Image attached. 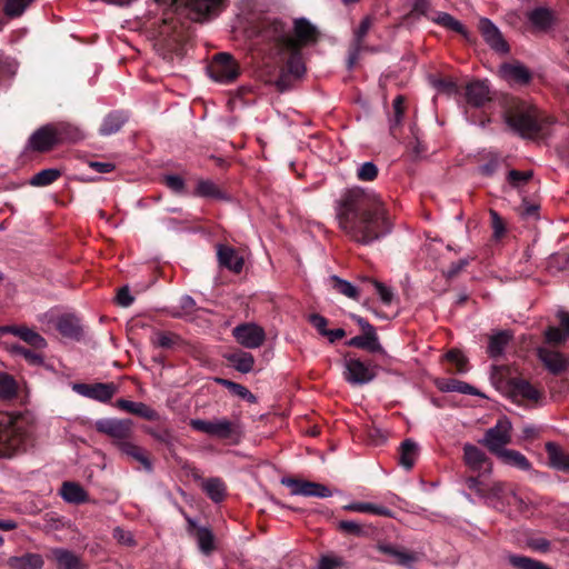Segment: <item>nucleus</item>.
<instances>
[{
  "label": "nucleus",
  "mask_w": 569,
  "mask_h": 569,
  "mask_svg": "<svg viewBox=\"0 0 569 569\" xmlns=\"http://www.w3.org/2000/svg\"><path fill=\"white\" fill-rule=\"evenodd\" d=\"M378 550L382 553L390 556L393 559V562L405 567H412L415 562L418 560V556L413 552H409L403 549H398L390 545H379Z\"/></svg>",
  "instance_id": "7c9ffc66"
},
{
  "label": "nucleus",
  "mask_w": 569,
  "mask_h": 569,
  "mask_svg": "<svg viewBox=\"0 0 569 569\" xmlns=\"http://www.w3.org/2000/svg\"><path fill=\"white\" fill-rule=\"evenodd\" d=\"M501 74L502 77L515 84L519 86H527L532 80V73L531 71L523 66L522 63L515 62V63H503L501 66Z\"/></svg>",
  "instance_id": "b1692460"
},
{
  "label": "nucleus",
  "mask_w": 569,
  "mask_h": 569,
  "mask_svg": "<svg viewBox=\"0 0 569 569\" xmlns=\"http://www.w3.org/2000/svg\"><path fill=\"white\" fill-rule=\"evenodd\" d=\"M224 358L237 371L241 373L250 372L254 366L253 356L243 350L226 353Z\"/></svg>",
  "instance_id": "c85d7f7f"
},
{
  "label": "nucleus",
  "mask_w": 569,
  "mask_h": 569,
  "mask_svg": "<svg viewBox=\"0 0 569 569\" xmlns=\"http://www.w3.org/2000/svg\"><path fill=\"white\" fill-rule=\"evenodd\" d=\"M193 194L202 198L210 199H226L224 192L211 180L200 179Z\"/></svg>",
  "instance_id": "58836bf2"
},
{
  "label": "nucleus",
  "mask_w": 569,
  "mask_h": 569,
  "mask_svg": "<svg viewBox=\"0 0 569 569\" xmlns=\"http://www.w3.org/2000/svg\"><path fill=\"white\" fill-rule=\"evenodd\" d=\"M53 124L60 144L64 142H76L83 138L82 131L73 124L66 122Z\"/></svg>",
  "instance_id": "c9c22d12"
},
{
  "label": "nucleus",
  "mask_w": 569,
  "mask_h": 569,
  "mask_svg": "<svg viewBox=\"0 0 569 569\" xmlns=\"http://www.w3.org/2000/svg\"><path fill=\"white\" fill-rule=\"evenodd\" d=\"M467 103L475 108H482L491 100L487 80H473L465 87Z\"/></svg>",
  "instance_id": "aec40b11"
},
{
  "label": "nucleus",
  "mask_w": 569,
  "mask_h": 569,
  "mask_svg": "<svg viewBox=\"0 0 569 569\" xmlns=\"http://www.w3.org/2000/svg\"><path fill=\"white\" fill-rule=\"evenodd\" d=\"M210 77L222 83L234 81L240 74V67L234 58L227 52L217 53L208 66Z\"/></svg>",
  "instance_id": "1a4fd4ad"
},
{
  "label": "nucleus",
  "mask_w": 569,
  "mask_h": 569,
  "mask_svg": "<svg viewBox=\"0 0 569 569\" xmlns=\"http://www.w3.org/2000/svg\"><path fill=\"white\" fill-rule=\"evenodd\" d=\"M31 437L32 428L24 417L0 412V458H12L26 451Z\"/></svg>",
  "instance_id": "20e7f679"
},
{
  "label": "nucleus",
  "mask_w": 569,
  "mask_h": 569,
  "mask_svg": "<svg viewBox=\"0 0 569 569\" xmlns=\"http://www.w3.org/2000/svg\"><path fill=\"white\" fill-rule=\"evenodd\" d=\"M60 495L63 500L69 503L79 505L88 501V493L86 490L80 485L71 481L62 483Z\"/></svg>",
  "instance_id": "473e14b6"
},
{
  "label": "nucleus",
  "mask_w": 569,
  "mask_h": 569,
  "mask_svg": "<svg viewBox=\"0 0 569 569\" xmlns=\"http://www.w3.org/2000/svg\"><path fill=\"white\" fill-rule=\"evenodd\" d=\"M479 31L486 43L496 52H509V44L503 39L500 30L487 18L479 21Z\"/></svg>",
  "instance_id": "f3484780"
},
{
  "label": "nucleus",
  "mask_w": 569,
  "mask_h": 569,
  "mask_svg": "<svg viewBox=\"0 0 569 569\" xmlns=\"http://www.w3.org/2000/svg\"><path fill=\"white\" fill-rule=\"evenodd\" d=\"M445 359L448 363L455 367V371L458 373H463L467 371V358L457 349L449 350Z\"/></svg>",
  "instance_id": "5fc2aeb1"
},
{
  "label": "nucleus",
  "mask_w": 569,
  "mask_h": 569,
  "mask_svg": "<svg viewBox=\"0 0 569 569\" xmlns=\"http://www.w3.org/2000/svg\"><path fill=\"white\" fill-rule=\"evenodd\" d=\"M507 559L517 569H551L546 563L525 556L509 553Z\"/></svg>",
  "instance_id": "c03bdc74"
},
{
  "label": "nucleus",
  "mask_w": 569,
  "mask_h": 569,
  "mask_svg": "<svg viewBox=\"0 0 569 569\" xmlns=\"http://www.w3.org/2000/svg\"><path fill=\"white\" fill-rule=\"evenodd\" d=\"M346 345L348 347L367 350L372 353L385 352L377 333H362L360 336H356L348 340Z\"/></svg>",
  "instance_id": "cd10ccee"
},
{
  "label": "nucleus",
  "mask_w": 569,
  "mask_h": 569,
  "mask_svg": "<svg viewBox=\"0 0 569 569\" xmlns=\"http://www.w3.org/2000/svg\"><path fill=\"white\" fill-rule=\"evenodd\" d=\"M329 281H330L332 288L337 292H339L350 299H353V300L359 299L358 289L349 281L343 280V279L339 278L338 276H331Z\"/></svg>",
  "instance_id": "09e8293b"
},
{
  "label": "nucleus",
  "mask_w": 569,
  "mask_h": 569,
  "mask_svg": "<svg viewBox=\"0 0 569 569\" xmlns=\"http://www.w3.org/2000/svg\"><path fill=\"white\" fill-rule=\"evenodd\" d=\"M147 432L163 448L172 451L176 438L172 432L162 426L149 427Z\"/></svg>",
  "instance_id": "a19ab883"
},
{
  "label": "nucleus",
  "mask_w": 569,
  "mask_h": 569,
  "mask_svg": "<svg viewBox=\"0 0 569 569\" xmlns=\"http://www.w3.org/2000/svg\"><path fill=\"white\" fill-rule=\"evenodd\" d=\"M503 160L498 154H490L485 163L479 167V172L485 177H492L501 167Z\"/></svg>",
  "instance_id": "6e6d98bb"
},
{
  "label": "nucleus",
  "mask_w": 569,
  "mask_h": 569,
  "mask_svg": "<svg viewBox=\"0 0 569 569\" xmlns=\"http://www.w3.org/2000/svg\"><path fill=\"white\" fill-rule=\"evenodd\" d=\"M34 0H6L3 12L8 18H19Z\"/></svg>",
  "instance_id": "8fccbe9b"
},
{
  "label": "nucleus",
  "mask_w": 569,
  "mask_h": 569,
  "mask_svg": "<svg viewBox=\"0 0 569 569\" xmlns=\"http://www.w3.org/2000/svg\"><path fill=\"white\" fill-rule=\"evenodd\" d=\"M379 173L378 167L373 162H365L357 170V178L361 181H373Z\"/></svg>",
  "instance_id": "4d7b16f0"
},
{
  "label": "nucleus",
  "mask_w": 569,
  "mask_h": 569,
  "mask_svg": "<svg viewBox=\"0 0 569 569\" xmlns=\"http://www.w3.org/2000/svg\"><path fill=\"white\" fill-rule=\"evenodd\" d=\"M465 462H486L485 453L473 445H466L463 448Z\"/></svg>",
  "instance_id": "680f3d73"
},
{
  "label": "nucleus",
  "mask_w": 569,
  "mask_h": 569,
  "mask_svg": "<svg viewBox=\"0 0 569 569\" xmlns=\"http://www.w3.org/2000/svg\"><path fill=\"white\" fill-rule=\"evenodd\" d=\"M546 451L548 453L549 462H569V457L566 456L562 448L555 442H547Z\"/></svg>",
  "instance_id": "bf43d9fd"
},
{
  "label": "nucleus",
  "mask_w": 569,
  "mask_h": 569,
  "mask_svg": "<svg viewBox=\"0 0 569 569\" xmlns=\"http://www.w3.org/2000/svg\"><path fill=\"white\" fill-rule=\"evenodd\" d=\"M532 178V171H519L512 169L507 174V180L513 188H519Z\"/></svg>",
  "instance_id": "13d9d810"
},
{
  "label": "nucleus",
  "mask_w": 569,
  "mask_h": 569,
  "mask_svg": "<svg viewBox=\"0 0 569 569\" xmlns=\"http://www.w3.org/2000/svg\"><path fill=\"white\" fill-rule=\"evenodd\" d=\"M512 426L507 417H501L496 425L486 430L481 443L498 459H507L510 462H528L520 452L506 447L511 443Z\"/></svg>",
  "instance_id": "39448f33"
},
{
  "label": "nucleus",
  "mask_w": 569,
  "mask_h": 569,
  "mask_svg": "<svg viewBox=\"0 0 569 569\" xmlns=\"http://www.w3.org/2000/svg\"><path fill=\"white\" fill-rule=\"evenodd\" d=\"M248 33L252 50L268 59L267 67L277 71L274 77L264 81L273 83L279 92L289 90L293 81L305 74L302 49L318 43L321 36L307 18H297L291 24L271 17L254 21Z\"/></svg>",
  "instance_id": "f257e3e1"
},
{
  "label": "nucleus",
  "mask_w": 569,
  "mask_h": 569,
  "mask_svg": "<svg viewBox=\"0 0 569 569\" xmlns=\"http://www.w3.org/2000/svg\"><path fill=\"white\" fill-rule=\"evenodd\" d=\"M98 432L104 433L119 442L130 438L132 433V421L130 419L102 418L94 422Z\"/></svg>",
  "instance_id": "ddd939ff"
},
{
  "label": "nucleus",
  "mask_w": 569,
  "mask_h": 569,
  "mask_svg": "<svg viewBox=\"0 0 569 569\" xmlns=\"http://www.w3.org/2000/svg\"><path fill=\"white\" fill-rule=\"evenodd\" d=\"M308 321L317 329V331L325 336L327 333L328 319L319 313H311L308 317Z\"/></svg>",
  "instance_id": "338daca9"
},
{
  "label": "nucleus",
  "mask_w": 569,
  "mask_h": 569,
  "mask_svg": "<svg viewBox=\"0 0 569 569\" xmlns=\"http://www.w3.org/2000/svg\"><path fill=\"white\" fill-rule=\"evenodd\" d=\"M512 339V333L508 330H500L489 337L487 352L490 358H498L503 355L506 347Z\"/></svg>",
  "instance_id": "c756f323"
},
{
  "label": "nucleus",
  "mask_w": 569,
  "mask_h": 569,
  "mask_svg": "<svg viewBox=\"0 0 569 569\" xmlns=\"http://www.w3.org/2000/svg\"><path fill=\"white\" fill-rule=\"evenodd\" d=\"M545 342L553 347L565 345L567 338L565 330L555 326H549L543 333Z\"/></svg>",
  "instance_id": "603ef678"
},
{
  "label": "nucleus",
  "mask_w": 569,
  "mask_h": 569,
  "mask_svg": "<svg viewBox=\"0 0 569 569\" xmlns=\"http://www.w3.org/2000/svg\"><path fill=\"white\" fill-rule=\"evenodd\" d=\"M436 385L438 389L443 392L457 391L462 395H478V391L475 387L457 379H439L437 380Z\"/></svg>",
  "instance_id": "f704fd0d"
},
{
  "label": "nucleus",
  "mask_w": 569,
  "mask_h": 569,
  "mask_svg": "<svg viewBox=\"0 0 569 569\" xmlns=\"http://www.w3.org/2000/svg\"><path fill=\"white\" fill-rule=\"evenodd\" d=\"M56 328L59 333L67 339L80 341L83 337V328L78 317L73 315H62L58 318Z\"/></svg>",
  "instance_id": "412c9836"
},
{
  "label": "nucleus",
  "mask_w": 569,
  "mask_h": 569,
  "mask_svg": "<svg viewBox=\"0 0 569 569\" xmlns=\"http://www.w3.org/2000/svg\"><path fill=\"white\" fill-rule=\"evenodd\" d=\"M537 356L543 367L553 376H560L569 369V359L559 351L539 347Z\"/></svg>",
  "instance_id": "dca6fc26"
},
{
  "label": "nucleus",
  "mask_w": 569,
  "mask_h": 569,
  "mask_svg": "<svg viewBox=\"0 0 569 569\" xmlns=\"http://www.w3.org/2000/svg\"><path fill=\"white\" fill-rule=\"evenodd\" d=\"M9 569H41L43 559L38 553H26L21 557H11L7 561Z\"/></svg>",
  "instance_id": "2f4dec72"
},
{
  "label": "nucleus",
  "mask_w": 569,
  "mask_h": 569,
  "mask_svg": "<svg viewBox=\"0 0 569 569\" xmlns=\"http://www.w3.org/2000/svg\"><path fill=\"white\" fill-rule=\"evenodd\" d=\"M432 21L448 30L461 34L466 39H469V32L466 27L447 12H438L437 17L432 18Z\"/></svg>",
  "instance_id": "ea45409f"
},
{
  "label": "nucleus",
  "mask_w": 569,
  "mask_h": 569,
  "mask_svg": "<svg viewBox=\"0 0 569 569\" xmlns=\"http://www.w3.org/2000/svg\"><path fill=\"white\" fill-rule=\"evenodd\" d=\"M506 391L509 398L517 405L532 406L538 403L543 393L528 380L519 377L506 381Z\"/></svg>",
  "instance_id": "6e6552de"
},
{
  "label": "nucleus",
  "mask_w": 569,
  "mask_h": 569,
  "mask_svg": "<svg viewBox=\"0 0 569 569\" xmlns=\"http://www.w3.org/2000/svg\"><path fill=\"white\" fill-rule=\"evenodd\" d=\"M280 482L290 489L292 496L328 498L332 495L328 487L301 478L283 477Z\"/></svg>",
  "instance_id": "9b49d317"
},
{
  "label": "nucleus",
  "mask_w": 569,
  "mask_h": 569,
  "mask_svg": "<svg viewBox=\"0 0 569 569\" xmlns=\"http://www.w3.org/2000/svg\"><path fill=\"white\" fill-rule=\"evenodd\" d=\"M119 451L127 458H133L137 462H149L143 456V450L139 446L129 441V438L117 442Z\"/></svg>",
  "instance_id": "de8ad7c7"
},
{
  "label": "nucleus",
  "mask_w": 569,
  "mask_h": 569,
  "mask_svg": "<svg viewBox=\"0 0 569 569\" xmlns=\"http://www.w3.org/2000/svg\"><path fill=\"white\" fill-rule=\"evenodd\" d=\"M491 227L493 229V237L500 239L506 232V226L502 218L495 210L490 211Z\"/></svg>",
  "instance_id": "e2e57ef3"
},
{
  "label": "nucleus",
  "mask_w": 569,
  "mask_h": 569,
  "mask_svg": "<svg viewBox=\"0 0 569 569\" xmlns=\"http://www.w3.org/2000/svg\"><path fill=\"white\" fill-rule=\"evenodd\" d=\"M191 426L194 430L204 432L211 437L237 442L241 436V428L238 421L228 419L216 420H191Z\"/></svg>",
  "instance_id": "0eeeda50"
},
{
  "label": "nucleus",
  "mask_w": 569,
  "mask_h": 569,
  "mask_svg": "<svg viewBox=\"0 0 569 569\" xmlns=\"http://www.w3.org/2000/svg\"><path fill=\"white\" fill-rule=\"evenodd\" d=\"M117 407L137 417L154 421L159 419V413L143 402H134L127 399L117 400Z\"/></svg>",
  "instance_id": "a878e982"
},
{
  "label": "nucleus",
  "mask_w": 569,
  "mask_h": 569,
  "mask_svg": "<svg viewBox=\"0 0 569 569\" xmlns=\"http://www.w3.org/2000/svg\"><path fill=\"white\" fill-rule=\"evenodd\" d=\"M342 559L336 556H323L319 560L317 569H337L342 566Z\"/></svg>",
  "instance_id": "774afa93"
},
{
  "label": "nucleus",
  "mask_w": 569,
  "mask_h": 569,
  "mask_svg": "<svg viewBox=\"0 0 569 569\" xmlns=\"http://www.w3.org/2000/svg\"><path fill=\"white\" fill-rule=\"evenodd\" d=\"M197 541L200 550L209 555L214 549V538L208 528H199L197 530Z\"/></svg>",
  "instance_id": "3c124183"
},
{
  "label": "nucleus",
  "mask_w": 569,
  "mask_h": 569,
  "mask_svg": "<svg viewBox=\"0 0 569 569\" xmlns=\"http://www.w3.org/2000/svg\"><path fill=\"white\" fill-rule=\"evenodd\" d=\"M72 389L83 397L101 402L110 401L117 392V386L112 382L74 383Z\"/></svg>",
  "instance_id": "2eb2a0df"
},
{
  "label": "nucleus",
  "mask_w": 569,
  "mask_h": 569,
  "mask_svg": "<svg viewBox=\"0 0 569 569\" xmlns=\"http://www.w3.org/2000/svg\"><path fill=\"white\" fill-rule=\"evenodd\" d=\"M467 482L470 489H476L481 493L487 492L489 503L497 510L520 511L523 508V500L510 486L497 482L489 488H485L483 483L475 478H469Z\"/></svg>",
  "instance_id": "423d86ee"
},
{
  "label": "nucleus",
  "mask_w": 569,
  "mask_h": 569,
  "mask_svg": "<svg viewBox=\"0 0 569 569\" xmlns=\"http://www.w3.org/2000/svg\"><path fill=\"white\" fill-rule=\"evenodd\" d=\"M163 183L174 193H183L186 190L184 180L178 174H166Z\"/></svg>",
  "instance_id": "052dcab7"
},
{
  "label": "nucleus",
  "mask_w": 569,
  "mask_h": 569,
  "mask_svg": "<svg viewBox=\"0 0 569 569\" xmlns=\"http://www.w3.org/2000/svg\"><path fill=\"white\" fill-rule=\"evenodd\" d=\"M50 558L56 562L58 569H84L77 555L62 548L52 549Z\"/></svg>",
  "instance_id": "bb28decb"
},
{
  "label": "nucleus",
  "mask_w": 569,
  "mask_h": 569,
  "mask_svg": "<svg viewBox=\"0 0 569 569\" xmlns=\"http://www.w3.org/2000/svg\"><path fill=\"white\" fill-rule=\"evenodd\" d=\"M337 218L350 240L369 246L392 231L391 217L381 198L372 191L352 188L339 200Z\"/></svg>",
  "instance_id": "f03ea898"
},
{
  "label": "nucleus",
  "mask_w": 569,
  "mask_h": 569,
  "mask_svg": "<svg viewBox=\"0 0 569 569\" xmlns=\"http://www.w3.org/2000/svg\"><path fill=\"white\" fill-rule=\"evenodd\" d=\"M398 462H415L420 457V446L412 439L403 440L399 446Z\"/></svg>",
  "instance_id": "37998d69"
},
{
  "label": "nucleus",
  "mask_w": 569,
  "mask_h": 569,
  "mask_svg": "<svg viewBox=\"0 0 569 569\" xmlns=\"http://www.w3.org/2000/svg\"><path fill=\"white\" fill-rule=\"evenodd\" d=\"M527 18L532 28L539 32H549L558 23L556 11L547 7L532 9L527 13Z\"/></svg>",
  "instance_id": "a211bd4d"
},
{
  "label": "nucleus",
  "mask_w": 569,
  "mask_h": 569,
  "mask_svg": "<svg viewBox=\"0 0 569 569\" xmlns=\"http://www.w3.org/2000/svg\"><path fill=\"white\" fill-rule=\"evenodd\" d=\"M373 19L370 16H367L362 19L359 27L355 30L353 41L350 48L349 53V67H352L359 58V54L362 50L367 49L363 43L366 36L368 34L370 28L372 27Z\"/></svg>",
  "instance_id": "5701e85b"
},
{
  "label": "nucleus",
  "mask_w": 569,
  "mask_h": 569,
  "mask_svg": "<svg viewBox=\"0 0 569 569\" xmlns=\"http://www.w3.org/2000/svg\"><path fill=\"white\" fill-rule=\"evenodd\" d=\"M217 258L219 266L226 268L234 273L242 271L244 261L237 250L230 246L219 243L217 246Z\"/></svg>",
  "instance_id": "4be33fe9"
},
{
  "label": "nucleus",
  "mask_w": 569,
  "mask_h": 569,
  "mask_svg": "<svg viewBox=\"0 0 569 569\" xmlns=\"http://www.w3.org/2000/svg\"><path fill=\"white\" fill-rule=\"evenodd\" d=\"M61 177V171L56 168L43 169L30 179L33 187H47L57 181Z\"/></svg>",
  "instance_id": "a18cd8bd"
},
{
  "label": "nucleus",
  "mask_w": 569,
  "mask_h": 569,
  "mask_svg": "<svg viewBox=\"0 0 569 569\" xmlns=\"http://www.w3.org/2000/svg\"><path fill=\"white\" fill-rule=\"evenodd\" d=\"M505 119L513 131L530 139L545 134L553 123L552 118L542 116L537 107L517 98L507 100Z\"/></svg>",
  "instance_id": "7ed1b4c3"
},
{
  "label": "nucleus",
  "mask_w": 569,
  "mask_h": 569,
  "mask_svg": "<svg viewBox=\"0 0 569 569\" xmlns=\"http://www.w3.org/2000/svg\"><path fill=\"white\" fill-rule=\"evenodd\" d=\"M346 511L372 513L383 517H392V511L386 507L370 502H351L342 507Z\"/></svg>",
  "instance_id": "e433bc0d"
},
{
  "label": "nucleus",
  "mask_w": 569,
  "mask_h": 569,
  "mask_svg": "<svg viewBox=\"0 0 569 569\" xmlns=\"http://www.w3.org/2000/svg\"><path fill=\"white\" fill-rule=\"evenodd\" d=\"M11 333L16 337H19L30 347L36 350L43 349L47 346L46 339L38 333L36 330L27 327V326H2L0 327V336Z\"/></svg>",
  "instance_id": "6ab92c4d"
},
{
  "label": "nucleus",
  "mask_w": 569,
  "mask_h": 569,
  "mask_svg": "<svg viewBox=\"0 0 569 569\" xmlns=\"http://www.w3.org/2000/svg\"><path fill=\"white\" fill-rule=\"evenodd\" d=\"M232 336L239 345L248 349L259 348L266 340L263 328L253 322L238 325L232 329Z\"/></svg>",
  "instance_id": "f8f14e48"
},
{
  "label": "nucleus",
  "mask_w": 569,
  "mask_h": 569,
  "mask_svg": "<svg viewBox=\"0 0 569 569\" xmlns=\"http://www.w3.org/2000/svg\"><path fill=\"white\" fill-rule=\"evenodd\" d=\"M18 396V385L12 376L0 372V399L11 400Z\"/></svg>",
  "instance_id": "49530a36"
},
{
  "label": "nucleus",
  "mask_w": 569,
  "mask_h": 569,
  "mask_svg": "<svg viewBox=\"0 0 569 569\" xmlns=\"http://www.w3.org/2000/svg\"><path fill=\"white\" fill-rule=\"evenodd\" d=\"M345 379L353 386H362L371 382L377 377L378 366L371 360L363 361L359 358L346 360Z\"/></svg>",
  "instance_id": "9d476101"
},
{
  "label": "nucleus",
  "mask_w": 569,
  "mask_h": 569,
  "mask_svg": "<svg viewBox=\"0 0 569 569\" xmlns=\"http://www.w3.org/2000/svg\"><path fill=\"white\" fill-rule=\"evenodd\" d=\"M113 538L123 546H133L134 539L130 531L124 530L121 527H116L112 532Z\"/></svg>",
  "instance_id": "0e129e2a"
},
{
  "label": "nucleus",
  "mask_w": 569,
  "mask_h": 569,
  "mask_svg": "<svg viewBox=\"0 0 569 569\" xmlns=\"http://www.w3.org/2000/svg\"><path fill=\"white\" fill-rule=\"evenodd\" d=\"M59 144L53 123L40 127L28 140V147L37 152H48Z\"/></svg>",
  "instance_id": "4468645a"
},
{
  "label": "nucleus",
  "mask_w": 569,
  "mask_h": 569,
  "mask_svg": "<svg viewBox=\"0 0 569 569\" xmlns=\"http://www.w3.org/2000/svg\"><path fill=\"white\" fill-rule=\"evenodd\" d=\"M154 337L153 345L162 349L174 350L184 345L183 339L171 331H157Z\"/></svg>",
  "instance_id": "4c0bfd02"
},
{
  "label": "nucleus",
  "mask_w": 569,
  "mask_h": 569,
  "mask_svg": "<svg viewBox=\"0 0 569 569\" xmlns=\"http://www.w3.org/2000/svg\"><path fill=\"white\" fill-rule=\"evenodd\" d=\"M435 87L442 92L457 93L458 86L451 78H439L433 82Z\"/></svg>",
  "instance_id": "69168bd1"
},
{
  "label": "nucleus",
  "mask_w": 569,
  "mask_h": 569,
  "mask_svg": "<svg viewBox=\"0 0 569 569\" xmlns=\"http://www.w3.org/2000/svg\"><path fill=\"white\" fill-rule=\"evenodd\" d=\"M218 382L226 387L233 395L247 399L250 402L256 401V397L242 385L227 379H218Z\"/></svg>",
  "instance_id": "864d4df0"
},
{
  "label": "nucleus",
  "mask_w": 569,
  "mask_h": 569,
  "mask_svg": "<svg viewBox=\"0 0 569 569\" xmlns=\"http://www.w3.org/2000/svg\"><path fill=\"white\" fill-rule=\"evenodd\" d=\"M202 490L216 502L221 501L226 495V486L219 478H209L201 482Z\"/></svg>",
  "instance_id": "79ce46f5"
},
{
  "label": "nucleus",
  "mask_w": 569,
  "mask_h": 569,
  "mask_svg": "<svg viewBox=\"0 0 569 569\" xmlns=\"http://www.w3.org/2000/svg\"><path fill=\"white\" fill-rule=\"evenodd\" d=\"M129 120V114L123 110L110 111L101 121L99 127V134L108 137L114 134L121 130V128Z\"/></svg>",
  "instance_id": "393cba45"
},
{
  "label": "nucleus",
  "mask_w": 569,
  "mask_h": 569,
  "mask_svg": "<svg viewBox=\"0 0 569 569\" xmlns=\"http://www.w3.org/2000/svg\"><path fill=\"white\" fill-rule=\"evenodd\" d=\"M405 116V98L397 96L392 101V114L389 118V130L393 138H397Z\"/></svg>",
  "instance_id": "72a5a7b5"
}]
</instances>
